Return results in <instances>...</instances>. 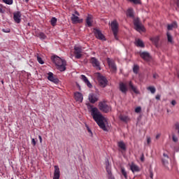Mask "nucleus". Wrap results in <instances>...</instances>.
<instances>
[{
	"instance_id": "nucleus-13",
	"label": "nucleus",
	"mask_w": 179,
	"mask_h": 179,
	"mask_svg": "<svg viewBox=\"0 0 179 179\" xmlns=\"http://www.w3.org/2000/svg\"><path fill=\"white\" fill-rule=\"evenodd\" d=\"M117 148H119V152H121V153H125L127 152V145H125L124 141H118Z\"/></svg>"
},
{
	"instance_id": "nucleus-40",
	"label": "nucleus",
	"mask_w": 179,
	"mask_h": 179,
	"mask_svg": "<svg viewBox=\"0 0 179 179\" xmlns=\"http://www.w3.org/2000/svg\"><path fill=\"white\" fill-rule=\"evenodd\" d=\"M113 73H115V72H117V66L114 63H113Z\"/></svg>"
},
{
	"instance_id": "nucleus-3",
	"label": "nucleus",
	"mask_w": 179,
	"mask_h": 179,
	"mask_svg": "<svg viewBox=\"0 0 179 179\" xmlns=\"http://www.w3.org/2000/svg\"><path fill=\"white\" fill-rule=\"evenodd\" d=\"M113 40L120 41V24L117 20L113 21Z\"/></svg>"
},
{
	"instance_id": "nucleus-34",
	"label": "nucleus",
	"mask_w": 179,
	"mask_h": 179,
	"mask_svg": "<svg viewBox=\"0 0 179 179\" xmlns=\"http://www.w3.org/2000/svg\"><path fill=\"white\" fill-rule=\"evenodd\" d=\"M167 38H168V42L169 43H173V36L171 34H170L169 32L166 33Z\"/></svg>"
},
{
	"instance_id": "nucleus-37",
	"label": "nucleus",
	"mask_w": 179,
	"mask_h": 179,
	"mask_svg": "<svg viewBox=\"0 0 179 179\" xmlns=\"http://www.w3.org/2000/svg\"><path fill=\"white\" fill-rule=\"evenodd\" d=\"M128 1H129V2H133V3H134L135 5H141V3H142L141 0H128Z\"/></svg>"
},
{
	"instance_id": "nucleus-52",
	"label": "nucleus",
	"mask_w": 179,
	"mask_h": 179,
	"mask_svg": "<svg viewBox=\"0 0 179 179\" xmlns=\"http://www.w3.org/2000/svg\"><path fill=\"white\" fill-rule=\"evenodd\" d=\"M38 139L40 141V143H41L43 142V138L41 137V136H38Z\"/></svg>"
},
{
	"instance_id": "nucleus-43",
	"label": "nucleus",
	"mask_w": 179,
	"mask_h": 179,
	"mask_svg": "<svg viewBox=\"0 0 179 179\" xmlns=\"http://www.w3.org/2000/svg\"><path fill=\"white\" fill-rule=\"evenodd\" d=\"M140 159H141V162H145V155L142 154Z\"/></svg>"
},
{
	"instance_id": "nucleus-41",
	"label": "nucleus",
	"mask_w": 179,
	"mask_h": 179,
	"mask_svg": "<svg viewBox=\"0 0 179 179\" xmlns=\"http://www.w3.org/2000/svg\"><path fill=\"white\" fill-rule=\"evenodd\" d=\"M141 111H142V108H141V106H138V107L135 108V112L136 113H140Z\"/></svg>"
},
{
	"instance_id": "nucleus-42",
	"label": "nucleus",
	"mask_w": 179,
	"mask_h": 179,
	"mask_svg": "<svg viewBox=\"0 0 179 179\" xmlns=\"http://www.w3.org/2000/svg\"><path fill=\"white\" fill-rule=\"evenodd\" d=\"M172 139L173 142H178V138H177V136H176L175 135L173 136Z\"/></svg>"
},
{
	"instance_id": "nucleus-53",
	"label": "nucleus",
	"mask_w": 179,
	"mask_h": 179,
	"mask_svg": "<svg viewBox=\"0 0 179 179\" xmlns=\"http://www.w3.org/2000/svg\"><path fill=\"white\" fill-rule=\"evenodd\" d=\"M160 136H161V134H157L155 138H156V139H159V138H160Z\"/></svg>"
},
{
	"instance_id": "nucleus-12",
	"label": "nucleus",
	"mask_w": 179,
	"mask_h": 179,
	"mask_svg": "<svg viewBox=\"0 0 179 179\" xmlns=\"http://www.w3.org/2000/svg\"><path fill=\"white\" fill-rule=\"evenodd\" d=\"M13 20L17 24L22 22V13L20 11L13 13Z\"/></svg>"
},
{
	"instance_id": "nucleus-15",
	"label": "nucleus",
	"mask_w": 179,
	"mask_h": 179,
	"mask_svg": "<svg viewBox=\"0 0 179 179\" xmlns=\"http://www.w3.org/2000/svg\"><path fill=\"white\" fill-rule=\"evenodd\" d=\"M170 159V157L166 153H163V158L162 159V163L163 166L165 167H167L169 166V159Z\"/></svg>"
},
{
	"instance_id": "nucleus-27",
	"label": "nucleus",
	"mask_w": 179,
	"mask_h": 179,
	"mask_svg": "<svg viewBox=\"0 0 179 179\" xmlns=\"http://www.w3.org/2000/svg\"><path fill=\"white\" fill-rule=\"evenodd\" d=\"M177 22H173L172 24H168L167 26V29L168 30H171L172 29L177 28Z\"/></svg>"
},
{
	"instance_id": "nucleus-26",
	"label": "nucleus",
	"mask_w": 179,
	"mask_h": 179,
	"mask_svg": "<svg viewBox=\"0 0 179 179\" xmlns=\"http://www.w3.org/2000/svg\"><path fill=\"white\" fill-rule=\"evenodd\" d=\"M136 45L137 47H141V48H145V43H143V41L141 39L136 41Z\"/></svg>"
},
{
	"instance_id": "nucleus-22",
	"label": "nucleus",
	"mask_w": 179,
	"mask_h": 179,
	"mask_svg": "<svg viewBox=\"0 0 179 179\" xmlns=\"http://www.w3.org/2000/svg\"><path fill=\"white\" fill-rule=\"evenodd\" d=\"M130 170L132 171V173H138L141 171V169H139V166L138 165L132 163L130 166Z\"/></svg>"
},
{
	"instance_id": "nucleus-19",
	"label": "nucleus",
	"mask_w": 179,
	"mask_h": 179,
	"mask_svg": "<svg viewBox=\"0 0 179 179\" xmlns=\"http://www.w3.org/2000/svg\"><path fill=\"white\" fill-rule=\"evenodd\" d=\"M98 100H99V99L97 98V95H96L94 94H90L89 95V101L92 104H94V103H96V101H97Z\"/></svg>"
},
{
	"instance_id": "nucleus-30",
	"label": "nucleus",
	"mask_w": 179,
	"mask_h": 179,
	"mask_svg": "<svg viewBox=\"0 0 179 179\" xmlns=\"http://www.w3.org/2000/svg\"><path fill=\"white\" fill-rule=\"evenodd\" d=\"M57 20L55 17H52V19L50 20V24L53 27H55V26H57Z\"/></svg>"
},
{
	"instance_id": "nucleus-36",
	"label": "nucleus",
	"mask_w": 179,
	"mask_h": 179,
	"mask_svg": "<svg viewBox=\"0 0 179 179\" xmlns=\"http://www.w3.org/2000/svg\"><path fill=\"white\" fill-rule=\"evenodd\" d=\"M6 5H13V0H2Z\"/></svg>"
},
{
	"instance_id": "nucleus-10",
	"label": "nucleus",
	"mask_w": 179,
	"mask_h": 179,
	"mask_svg": "<svg viewBox=\"0 0 179 179\" xmlns=\"http://www.w3.org/2000/svg\"><path fill=\"white\" fill-rule=\"evenodd\" d=\"M99 110L103 111V113H108L110 111V106L107 105L105 102H100L99 103Z\"/></svg>"
},
{
	"instance_id": "nucleus-48",
	"label": "nucleus",
	"mask_w": 179,
	"mask_h": 179,
	"mask_svg": "<svg viewBox=\"0 0 179 179\" xmlns=\"http://www.w3.org/2000/svg\"><path fill=\"white\" fill-rule=\"evenodd\" d=\"M88 132L91 134V136H93V133L92 132V130L87 127Z\"/></svg>"
},
{
	"instance_id": "nucleus-32",
	"label": "nucleus",
	"mask_w": 179,
	"mask_h": 179,
	"mask_svg": "<svg viewBox=\"0 0 179 179\" xmlns=\"http://www.w3.org/2000/svg\"><path fill=\"white\" fill-rule=\"evenodd\" d=\"M147 90H149L152 94H155V93H156V88L155 87H147Z\"/></svg>"
},
{
	"instance_id": "nucleus-33",
	"label": "nucleus",
	"mask_w": 179,
	"mask_h": 179,
	"mask_svg": "<svg viewBox=\"0 0 179 179\" xmlns=\"http://www.w3.org/2000/svg\"><path fill=\"white\" fill-rule=\"evenodd\" d=\"M38 37H39V38H41V40H45V38H47L45 34L43 32L39 33Z\"/></svg>"
},
{
	"instance_id": "nucleus-18",
	"label": "nucleus",
	"mask_w": 179,
	"mask_h": 179,
	"mask_svg": "<svg viewBox=\"0 0 179 179\" xmlns=\"http://www.w3.org/2000/svg\"><path fill=\"white\" fill-rule=\"evenodd\" d=\"M74 97L76 101H79L80 103H82L83 101V95L80 92L74 93Z\"/></svg>"
},
{
	"instance_id": "nucleus-49",
	"label": "nucleus",
	"mask_w": 179,
	"mask_h": 179,
	"mask_svg": "<svg viewBox=\"0 0 179 179\" xmlns=\"http://www.w3.org/2000/svg\"><path fill=\"white\" fill-rule=\"evenodd\" d=\"M153 78L154 79H157V78H159V75H157V73L153 74Z\"/></svg>"
},
{
	"instance_id": "nucleus-56",
	"label": "nucleus",
	"mask_w": 179,
	"mask_h": 179,
	"mask_svg": "<svg viewBox=\"0 0 179 179\" xmlns=\"http://www.w3.org/2000/svg\"><path fill=\"white\" fill-rule=\"evenodd\" d=\"M75 13L77 15V16H79V12L76 11Z\"/></svg>"
},
{
	"instance_id": "nucleus-17",
	"label": "nucleus",
	"mask_w": 179,
	"mask_h": 179,
	"mask_svg": "<svg viewBox=\"0 0 179 179\" xmlns=\"http://www.w3.org/2000/svg\"><path fill=\"white\" fill-rule=\"evenodd\" d=\"M140 57L144 59V61H149V59H150V54L148 52H140Z\"/></svg>"
},
{
	"instance_id": "nucleus-23",
	"label": "nucleus",
	"mask_w": 179,
	"mask_h": 179,
	"mask_svg": "<svg viewBox=\"0 0 179 179\" xmlns=\"http://www.w3.org/2000/svg\"><path fill=\"white\" fill-rule=\"evenodd\" d=\"M150 41L154 43L155 47H159V41L160 38L159 36H155L150 38Z\"/></svg>"
},
{
	"instance_id": "nucleus-31",
	"label": "nucleus",
	"mask_w": 179,
	"mask_h": 179,
	"mask_svg": "<svg viewBox=\"0 0 179 179\" xmlns=\"http://www.w3.org/2000/svg\"><path fill=\"white\" fill-rule=\"evenodd\" d=\"M121 173L122 176H124V178L127 179L128 178V175L127 173V171H125V168L121 167Z\"/></svg>"
},
{
	"instance_id": "nucleus-2",
	"label": "nucleus",
	"mask_w": 179,
	"mask_h": 179,
	"mask_svg": "<svg viewBox=\"0 0 179 179\" xmlns=\"http://www.w3.org/2000/svg\"><path fill=\"white\" fill-rule=\"evenodd\" d=\"M51 59L55 66H57V69L61 72H64L66 69V62L63 60L58 56H53L51 57Z\"/></svg>"
},
{
	"instance_id": "nucleus-24",
	"label": "nucleus",
	"mask_w": 179,
	"mask_h": 179,
	"mask_svg": "<svg viewBox=\"0 0 179 179\" xmlns=\"http://www.w3.org/2000/svg\"><path fill=\"white\" fill-rule=\"evenodd\" d=\"M129 87L130 89H131V90H133L134 93H135L136 94H139V90H138V88L134 85L132 81H130L129 83Z\"/></svg>"
},
{
	"instance_id": "nucleus-35",
	"label": "nucleus",
	"mask_w": 179,
	"mask_h": 179,
	"mask_svg": "<svg viewBox=\"0 0 179 179\" xmlns=\"http://www.w3.org/2000/svg\"><path fill=\"white\" fill-rule=\"evenodd\" d=\"M139 71V66L137 64H135L133 68V72L134 73H138V71Z\"/></svg>"
},
{
	"instance_id": "nucleus-1",
	"label": "nucleus",
	"mask_w": 179,
	"mask_h": 179,
	"mask_svg": "<svg viewBox=\"0 0 179 179\" xmlns=\"http://www.w3.org/2000/svg\"><path fill=\"white\" fill-rule=\"evenodd\" d=\"M87 108L89 111L91 113V115L94 120V121L96 122V124L99 125V127L101 128V129H103V131H107V127H106V121L107 120L101 113H100V110L96 107H94L93 105H90L88 103L87 105Z\"/></svg>"
},
{
	"instance_id": "nucleus-55",
	"label": "nucleus",
	"mask_w": 179,
	"mask_h": 179,
	"mask_svg": "<svg viewBox=\"0 0 179 179\" xmlns=\"http://www.w3.org/2000/svg\"><path fill=\"white\" fill-rule=\"evenodd\" d=\"M150 178H153V173L152 172L150 173Z\"/></svg>"
},
{
	"instance_id": "nucleus-47",
	"label": "nucleus",
	"mask_w": 179,
	"mask_h": 179,
	"mask_svg": "<svg viewBox=\"0 0 179 179\" xmlns=\"http://www.w3.org/2000/svg\"><path fill=\"white\" fill-rule=\"evenodd\" d=\"M160 97H162V96H160V94H157L155 96L156 100H160Z\"/></svg>"
},
{
	"instance_id": "nucleus-5",
	"label": "nucleus",
	"mask_w": 179,
	"mask_h": 179,
	"mask_svg": "<svg viewBox=\"0 0 179 179\" xmlns=\"http://www.w3.org/2000/svg\"><path fill=\"white\" fill-rule=\"evenodd\" d=\"M90 64L92 66L95 68L97 71H101V66H100V62L96 57H91L90 59Z\"/></svg>"
},
{
	"instance_id": "nucleus-8",
	"label": "nucleus",
	"mask_w": 179,
	"mask_h": 179,
	"mask_svg": "<svg viewBox=\"0 0 179 179\" xmlns=\"http://www.w3.org/2000/svg\"><path fill=\"white\" fill-rule=\"evenodd\" d=\"M74 55L77 59H80L82 58V47L75 46L74 47Z\"/></svg>"
},
{
	"instance_id": "nucleus-58",
	"label": "nucleus",
	"mask_w": 179,
	"mask_h": 179,
	"mask_svg": "<svg viewBox=\"0 0 179 179\" xmlns=\"http://www.w3.org/2000/svg\"><path fill=\"white\" fill-rule=\"evenodd\" d=\"M11 179H13V178H11Z\"/></svg>"
},
{
	"instance_id": "nucleus-39",
	"label": "nucleus",
	"mask_w": 179,
	"mask_h": 179,
	"mask_svg": "<svg viewBox=\"0 0 179 179\" xmlns=\"http://www.w3.org/2000/svg\"><path fill=\"white\" fill-rule=\"evenodd\" d=\"M107 62L109 65L110 69H113V62H111V61L110 60V58L107 59Z\"/></svg>"
},
{
	"instance_id": "nucleus-51",
	"label": "nucleus",
	"mask_w": 179,
	"mask_h": 179,
	"mask_svg": "<svg viewBox=\"0 0 179 179\" xmlns=\"http://www.w3.org/2000/svg\"><path fill=\"white\" fill-rule=\"evenodd\" d=\"M0 13H3V9H2V5H0Z\"/></svg>"
},
{
	"instance_id": "nucleus-14",
	"label": "nucleus",
	"mask_w": 179,
	"mask_h": 179,
	"mask_svg": "<svg viewBox=\"0 0 179 179\" xmlns=\"http://www.w3.org/2000/svg\"><path fill=\"white\" fill-rule=\"evenodd\" d=\"M119 90L123 94H127L128 92V87H127V84L124 83H120L119 84Z\"/></svg>"
},
{
	"instance_id": "nucleus-57",
	"label": "nucleus",
	"mask_w": 179,
	"mask_h": 179,
	"mask_svg": "<svg viewBox=\"0 0 179 179\" xmlns=\"http://www.w3.org/2000/svg\"><path fill=\"white\" fill-rule=\"evenodd\" d=\"M25 1L29 2V0H25Z\"/></svg>"
},
{
	"instance_id": "nucleus-6",
	"label": "nucleus",
	"mask_w": 179,
	"mask_h": 179,
	"mask_svg": "<svg viewBox=\"0 0 179 179\" xmlns=\"http://www.w3.org/2000/svg\"><path fill=\"white\" fill-rule=\"evenodd\" d=\"M94 34L96 37V38H98V40H102L103 41H105L106 36L101 33V31H100L97 28H94Z\"/></svg>"
},
{
	"instance_id": "nucleus-54",
	"label": "nucleus",
	"mask_w": 179,
	"mask_h": 179,
	"mask_svg": "<svg viewBox=\"0 0 179 179\" xmlns=\"http://www.w3.org/2000/svg\"><path fill=\"white\" fill-rule=\"evenodd\" d=\"M176 5H177L178 8H179V0H177Z\"/></svg>"
},
{
	"instance_id": "nucleus-45",
	"label": "nucleus",
	"mask_w": 179,
	"mask_h": 179,
	"mask_svg": "<svg viewBox=\"0 0 179 179\" xmlns=\"http://www.w3.org/2000/svg\"><path fill=\"white\" fill-rule=\"evenodd\" d=\"M171 104H172V106H176V104H177V101H176V100H172Z\"/></svg>"
},
{
	"instance_id": "nucleus-44",
	"label": "nucleus",
	"mask_w": 179,
	"mask_h": 179,
	"mask_svg": "<svg viewBox=\"0 0 179 179\" xmlns=\"http://www.w3.org/2000/svg\"><path fill=\"white\" fill-rule=\"evenodd\" d=\"M150 142H152V140H151L150 137L147 136V143H148V145H150Z\"/></svg>"
},
{
	"instance_id": "nucleus-9",
	"label": "nucleus",
	"mask_w": 179,
	"mask_h": 179,
	"mask_svg": "<svg viewBox=\"0 0 179 179\" xmlns=\"http://www.w3.org/2000/svg\"><path fill=\"white\" fill-rule=\"evenodd\" d=\"M105 164L108 178L109 179H113V173H111V164H110V162L108 161V159L106 161Z\"/></svg>"
},
{
	"instance_id": "nucleus-7",
	"label": "nucleus",
	"mask_w": 179,
	"mask_h": 179,
	"mask_svg": "<svg viewBox=\"0 0 179 179\" xmlns=\"http://www.w3.org/2000/svg\"><path fill=\"white\" fill-rule=\"evenodd\" d=\"M134 25L137 31H145V27L141 24V22L138 19L134 20Z\"/></svg>"
},
{
	"instance_id": "nucleus-21",
	"label": "nucleus",
	"mask_w": 179,
	"mask_h": 179,
	"mask_svg": "<svg viewBox=\"0 0 179 179\" xmlns=\"http://www.w3.org/2000/svg\"><path fill=\"white\" fill-rule=\"evenodd\" d=\"M60 171L58 166H55L54 177L53 179H59Z\"/></svg>"
},
{
	"instance_id": "nucleus-29",
	"label": "nucleus",
	"mask_w": 179,
	"mask_h": 179,
	"mask_svg": "<svg viewBox=\"0 0 179 179\" xmlns=\"http://www.w3.org/2000/svg\"><path fill=\"white\" fill-rule=\"evenodd\" d=\"M120 120L121 121H123V122H128V121H129V118L128 116L122 115L120 116Z\"/></svg>"
},
{
	"instance_id": "nucleus-20",
	"label": "nucleus",
	"mask_w": 179,
	"mask_h": 179,
	"mask_svg": "<svg viewBox=\"0 0 179 179\" xmlns=\"http://www.w3.org/2000/svg\"><path fill=\"white\" fill-rule=\"evenodd\" d=\"M80 79L83 80V81L90 88L92 87L93 85H92V83H90V81H89V79H87V77H86L85 75H81Z\"/></svg>"
},
{
	"instance_id": "nucleus-46",
	"label": "nucleus",
	"mask_w": 179,
	"mask_h": 179,
	"mask_svg": "<svg viewBox=\"0 0 179 179\" xmlns=\"http://www.w3.org/2000/svg\"><path fill=\"white\" fill-rule=\"evenodd\" d=\"M31 143L34 146H36V140L34 138L31 139Z\"/></svg>"
},
{
	"instance_id": "nucleus-50",
	"label": "nucleus",
	"mask_w": 179,
	"mask_h": 179,
	"mask_svg": "<svg viewBox=\"0 0 179 179\" xmlns=\"http://www.w3.org/2000/svg\"><path fill=\"white\" fill-rule=\"evenodd\" d=\"M109 26H110V29L113 30V21L109 22Z\"/></svg>"
},
{
	"instance_id": "nucleus-11",
	"label": "nucleus",
	"mask_w": 179,
	"mask_h": 179,
	"mask_svg": "<svg viewBox=\"0 0 179 179\" xmlns=\"http://www.w3.org/2000/svg\"><path fill=\"white\" fill-rule=\"evenodd\" d=\"M48 75V80H50V82H52L55 85H58V83H59V80L57 77L54 76V73H52V72H49Z\"/></svg>"
},
{
	"instance_id": "nucleus-38",
	"label": "nucleus",
	"mask_w": 179,
	"mask_h": 179,
	"mask_svg": "<svg viewBox=\"0 0 179 179\" xmlns=\"http://www.w3.org/2000/svg\"><path fill=\"white\" fill-rule=\"evenodd\" d=\"M37 61L39 62L41 65L44 64V61H43V59L40 56H37Z\"/></svg>"
},
{
	"instance_id": "nucleus-25",
	"label": "nucleus",
	"mask_w": 179,
	"mask_h": 179,
	"mask_svg": "<svg viewBox=\"0 0 179 179\" xmlns=\"http://www.w3.org/2000/svg\"><path fill=\"white\" fill-rule=\"evenodd\" d=\"M71 22L74 24L80 23V20H79V17L76 16L75 14H72V15H71Z\"/></svg>"
},
{
	"instance_id": "nucleus-4",
	"label": "nucleus",
	"mask_w": 179,
	"mask_h": 179,
	"mask_svg": "<svg viewBox=\"0 0 179 179\" xmlns=\"http://www.w3.org/2000/svg\"><path fill=\"white\" fill-rule=\"evenodd\" d=\"M96 78H97L98 82L101 87H106L107 86V79L106 77L101 76L100 73H95Z\"/></svg>"
},
{
	"instance_id": "nucleus-16",
	"label": "nucleus",
	"mask_w": 179,
	"mask_h": 179,
	"mask_svg": "<svg viewBox=\"0 0 179 179\" xmlns=\"http://www.w3.org/2000/svg\"><path fill=\"white\" fill-rule=\"evenodd\" d=\"M85 22L87 27H92V26H93V15H88Z\"/></svg>"
},
{
	"instance_id": "nucleus-28",
	"label": "nucleus",
	"mask_w": 179,
	"mask_h": 179,
	"mask_svg": "<svg viewBox=\"0 0 179 179\" xmlns=\"http://www.w3.org/2000/svg\"><path fill=\"white\" fill-rule=\"evenodd\" d=\"M127 16L129 17H134V10L132 8H129L127 12Z\"/></svg>"
}]
</instances>
